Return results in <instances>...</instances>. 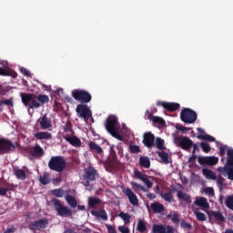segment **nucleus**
<instances>
[{"mask_svg":"<svg viewBox=\"0 0 233 233\" xmlns=\"http://www.w3.org/2000/svg\"><path fill=\"white\" fill-rule=\"evenodd\" d=\"M137 230L138 232L144 233L147 231V224L143 220H138Z\"/></svg>","mask_w":233,"mask_h":233,"instance_id":"4c0bfd02","label":"nucleus"},{"mask_svg":"<svg viewBox=\"0 0 233 233\" xmlns=\"http://www.w3.org/2000/svg\"><path fill=\"white\" fill-rule=\"evenodd\" d=\"M38 123L42 130H50L52 127V121H50V118H48L46 115H44L42 117H40L38 119Z\"/></svg>","mask_w":233,"mask_h":233,"instance_id":"6ab92c4d","label":"nucleus"},{"mask_svg":"<svg viewBox=\"0 0 233 233\" xmlns=\"http://www.w3.org/2000/svg\"><path fill=\"white\" fill-rule=\"evenodd\" d=\"M52 203L57 216H60L61 218H70V216H72V209H69L66 206H63L61 200L53 198Z\"/></svg>","mask_w":233,"mask_h":233,"instance_id":"7ed1b4c3","label":"nucleus"},{"mask_svg":"<svg viewBox=\"0 0 233 233\" xmlns=\"http://www.w3.org/2000/svg\"><path fill=\"white\" fill-rule=\"evenodd\" d=\"M136 177H137L138 179H140V181H143L145 177H147V175L141 173L140 171L135 170L134 172Z\"/></svg>","mask_w":233,"mask_h":233,"instance_id":"5fc2aeb1","label":"nucleus"},{"mask_svg":"<svg viewBox=\"0 0 233 233\" xmlns=\"http://www.w3.org/2000/svg\"><path fill=\"white\" fill-rule=\"evenodd\" d=\"M88 147L91 152L95 154H103V147H101L96 142H89Z\"/></svg>","mask_w":233,"mask_h":233,"instance_id":"bb28decb","label":"nucleus"},{"mask_svg":"<svg viewBox=\"0 0 233 233\" xmlns=\"http://www.w3.org/2000/svg\"><path fill=\"white\" fill-rule=\"evenodd\" d=\"M225 203L226 207L233 211V196H228Z\"/></svg>","mask_w":233,"mask_h":233,"instance_id":"79ce46f5","label":"nucleus"},{"mask_svg":"<svg viewBox=\"0 0 233 233\" xmlns=\"http://www.w3.org/2000/svg\"><path fill=\"white\" fill-rule=\"evenodd\" d=\"M157 154L158 157H160V159L162 160V163H164L165 165L172 163V157L168 156V153L165 151H158L157 152Z\"/></svg>","mask_w":233,"mask_h":233,"instance_id":"4be33fe9","label":"nucleus"},{"mask_svg":"<svg viewBox=\"0 0 233 233\" xmlns=\"http://www.w3.org/2000/svg\"><path fill=\"white\" fill-rule=\"evenodd\" d=\"M194 203L197 207H201L202 208H210V204H208V201L204 197L197 198Z\"/></svg>","mask_w":233,"mask_h":233,"instance_id":"5701e85b","label":"nucleus"},{"mask_svg":"<svg viewBox=\"0 0 233 233\" xmlns=\"http://www.w3.org/2000/svg\"><path fill=\"white\" fill-rule=\"evenodd\" d=\"M151 233H174V228L169 225L167 227L161 224L154 225Z\"/></svg>","mask_w":233,"mask_h":233,"instance_id":"4468645a","label":"nucleus"},{"mask_svg":"<svg viewBox=\"0 0 233 233\" xmlns=\"http://www.w3.org/2000/svg\"><path fill=\"white\" fill-rule=\"evenodd\" d=\"M129 152L131 154H139V152H141V148L137 145H130L129 146Z\"/></svg>","mask_w":233,"mask_h":233,"instance_id":"c03bdc74","label":"nucleus"},{"mask_svg":"<svg viewBox=\"0 0 233 233\" xmlns=\"http://www.w3.org/2000/svg\"><path fill=\"white\" fill-rule=\"evenodd\" d=\"M225 178H223V177H219L218 179H217V185L219 188V190H222L223 189V187H225Z\"/></svg>","mask_w":233,"mask_h":233,"instance_id":"3c124183","label":"nucleus"},{"mask_svg":"<svg viewBox=\"0 0 233 233\" xmlns=\"http://www.w3.org/2000/svg\"><path fill=\"white\" fill-rule=\"evenodd\" d=\"M51 194L55 196V198H63V196H65V190L62 188L53 189Z\"/></svg>","mask_w":233,"mask_h":233,"instance_id":"e433bc0d","label":"nucleus"},{"mask_svg":"<svg viewBox=\"0 0 233 233\" xmlns=\"http://www.w3.org/2000/svg\"><path fill=\"white\" fill-rule=\"evenodd\" d=\"M131 187L133 188V190L137 191V190H142V192H148V189H147L145 187H143L141 184L137 183V182H131Z\"/></svg>","mask_w":233,"mask_h":233,"instance_id":"f704fd0d","label":"nucleus"},{"mask_svg":"<svg viewBox=\"0 0 233 233\" xmlns=\"http://www.w3.org/2000/svg\"><path fill=\"white\" fill-rule=\"evenodd\" d=\"M228 167H218V172H227L228 178L233 181V149L228 150Z\"/></svg>","mask_w":233,"mask_h":233,"instance_id":"0eeeda50","label":"nucleus"},{"mask_svg":"<svg viewBox=\"0 0 233 233\" xmlns=\"http://www.w3.org/2000/svg\"><path fill=\"white\" fill-rule=\"evenodd\" d=\"M83 177L84 179H88L89 181H96V177H97V171L96 168L88 167L85 169Z\"/></svg>","mask_w":233,"mask_h":233,"instance_id":"a211bd4d","label":"nucleus"},{"mask_svg":"<svg viewBox=\"0 0 233 233\" xmlns=\"http://www.w3.org/2000/svg\"><path fill=\"white\" fill-rule=\"evenodd\" d=\"M12 190V185L8 184L7 187H0V196H6V194Z\"/></svg>","mask_w":233,"mask_h":233,"instance_id":"8fccbe9b","label":"nucleus"},{"mask_svg":"<svg viewBox=\"0 0 233 233\" xmlns=\"http://www.w3.org/2000/svg\"><path fill=\"white\" fill-rule=\"evenodd\" d=\"M66 201L71 207V208H76L77 207V199L74 196L67 195L66 197Z\"/></svg>","mask_w":233,"mask_h":233,"instance_id":"c756f323","label":"nucleus"},{"mask_svg":"<svg viewBox=\"0 0 233 233\" xmlns=\"http://www.w3.org/2000/svg\"><path fill=\"white\" fill-rule=\"evenodd\" d=\"M152 121L155 125H159L160 127H164V125H165V119H163L159 116H153Z\"/></svg>","mask_w":233,"mask_h":233,"instance_id":"37998d69","label":"nucleus"},{"mask_svg":"<svg viewBox=\"0 0 233 233\" xmlns=\"http://www.w3.org/2000/svg\"><path fill=\"white\" fill-rule=\"evenodd\" d=\"M173 192H176V188H173L166 193H160V196L162 199H165L166 201H167V203H171L172 199H174V196H172Z\"/></svg>","mask_w":233,"mask_h":233,"instance_id":"cd10ccee","label":"nucleus"},{"mask_svg":"<svg viewBox=\"0 0 233 233\" xmlns=\"http://www.w3.org/2000/svg\"><path fill=\"white\" fill-rule=\"evenodd\" d=\"M180 119L183 123L192 125L195 121H198V113L188 107H185L180 113Z\"/></svg>","mask_w":233,"mask_h":233,"instance_id":"20e7f679","label":"nucleus"},{"mask_svg":"<svg viewBox=\"0 0 233 233\" xmlns=\"http://www.w3.org/2000/svg\"><path fill=\"white\" fill-rule=\"evenodd\" d=\"M194 214L198 221H207V216H205V213H201L198 210H194Z\"/></svg>","mask_w":233,"mask_h":233,"instance_id":"ea45409f","label":"nucleus"},{"mask_svg":"<svg viewBox=\"0 0 233 233\" xmlns=\"http://www.w3.org/2000/svg\"><path fill=\"white\" fill-rule=\"evenodd\" d=\"M29 155L35 159H39V157H43V156H45V150L41 146H39V144H36L31 148Z\"/></svg>","mask_w":233,"mask_h":233,"instance_id":"2eb2a0df","label":"nucleus"},{"mask_svg":"<svg viewBox=\"0 0 233 233\" xmlns=\"http://www.w3.org/2000/svg\"><path fill=\"white\" fill-rule=\"evenodd\" d=\"M0 76H11L14 79H15V77H17V73H15V71L12 70H5L3 67H0Z\"/></svg>","mask_w":233,"mask_h":233,"instance_id":"2f4dec72","label":"nucleus"},{"mask_svg":"<svg viewBox=\"0 0 233 233\" xmlns=\"http://www.w3.org/2000/svg\"><path fill=\"white\" fill-rule=\"evenodd\" d=\"M76 114H78V117L84 119V121L87 122L90 117H92V111L88 107L86 104H79L76 106Z\"/></svg>","mask_w":233,"mask_h":233,"instance_id":"6e6552de","label":"nucleus"},{"mask_svg":"<svg viewBox=\"0 0 233 233\" xmlns=\"http://www.w3.org/2000/svg\"><path fill=\"white\" fill-rule=\"evenodd\" d=\"M171 221H173V223H179V215L176 212L173 214Z\"/></svg>","mask_w":233,"mask_h":233,"instance_id":"e2e57ef3","label":"nucleus"},{"mask_svg":"<svg viewBox=\"0 0 233 233\" xmlns=\"http://www.w3.org/2000/svg\"><path fill=\"white\" fill-rule=\"evenodd\" d=\"M191 147H193L192 154H196V152H199V146L198 145V143L193 142V145Z\"/></svg>","mask_w":233,"mask_h":233,"instance_id":"338daca9","label":"nucleus"},{"mask_svg":"<svg viewBox=\"0 0 233 233\" xmlns=\"http://www.w3.org/2000/svg\"><path fill=\"white\" fill-rule=\"evenodd\" d=\"M174 141L177 147H180L182 150H186L187 152H189L192 148L193 141L188 137H179L176 136L174 137Z\"/></svg>","mask_w":233,"mask_h":233,"instance_id":"423d86ee","label":"nucleus"},{"mask_svg":"<svg viewBox=\"0 0 233 233\" xmlns=\"http://www.w3.org/2000/svg\"><path fill=\"white\" fill-rule=\"evenodd\" d=\"M101 203V199L95 198V197H90L88 198V207L90 208H96V205H99Z\"/></svg>","mask_w":233,"mask_h":233,"instance_id":"473e14b6","label":"nucleus"},{"mask_svg":"<svg viewBox=\"0 0 233 233\" xmlns=\"http://www.w3.org/2000/svg\"><path fill=\"white\" fill-rule=\"evenodd\" d=\"M156 145H157V148L158 150H165V149H167V147H165V140H163L161 137H157Z\"/></svg>","mask_w":233,"mask_h":233,"instance_id":"c9c22d12","label":"nucleus"},{"mask_svg":"<svg viewBox=\"0 0 233 233\" xmlns=\"http://www.w3.org/2000/svg\"><path fill=\"white\" fill-rule=\"evenodd\" d=\"M156 137L151 132H147L144 134V139L142 141L143 145L147 147V148H152L156 147L155 144Z\"/></svg>","mask_w":233,"mask_h":233,"instance_id":"f8f14e48","label":"nucleus"},{"mask_svg":"<svg viewBox=\"0 0 233 233\" xmlns=\"http://www.w3.org/2000/svg\"><path fill=\"white\" fill-rule=\"evenodd\" d=\"M200 147H201L203 152H205V154H208V152H210L211 148H210V145H208V143L201 142Z\"/></svg>","mask_w":233,"mask_h":233,"instance_id":"de8ad7c7","label":"nucleus"},{"mask_svg":"<svg viewBox=\"0 0 233 233\" xmlns=\"http://www.w3.org/2000/svg\"><path fill=\"white\" fill-rule=\"evenodd\" d=\"M218 161H219V158L216 157H208V165H210V166L218 165Z\"/></svg>","mask_w":233,"mask_h":233,"instance_id":"09e8293b","label":"nucleus"},{"mask_svg":"<svg viewBox=\"0 0 233 233\" xmlns=\"http://www.w3.org/2000/svg\"><path fill=\"white\" fill-rule=\"evenodd\" d=\"M148 177H147V175H146V177H144L143 178V183L146 184V186L147 187V188H146L147 190H148L149 188H152V187H154V183L152 181H150V179H148Z\"/></svg>","mask_w":233,"mask_h":233,"instance_id":"a18cd8bd","label":"nucleus"},{"mask_svg":"<svg viewBox=\"0 0 233 233\" xmlns=\"http://www.w3.org/2000/svg\"><path fill=\"white\" fill-rule=\"evenodd\" d=\"M139 165L143 168H150V158L148 157H140Z\"/></svg>","mask_w":233,"mask_h":233,"instance_id":"7c9ffc66","label":"nucleus"},{"mask_svg":"<svg viewBox=\"0 0 233 233\" xmlns=\"http://www.w3.org/2000/svg\"><path fill=\"white\" fill-rule=\"evenodd\" d=\"M123 192L128 198L129 203L133 205V207L139 206V199L137 198L136 193L130 189V187H127Z\"/></svg>","mask_w":233,"mask_h":233,"instance_id":"9b49d317","label":"nucleus"},{"mask_svg":"<svg viewBox=\"0 0 233 233\" xmlns=\"http://www.w3.org/2000/svg\"><path fill=\"white\" fill-rule=\"evenodd\" d=\"M107 232L108 233H117L116 228H114V227H112V226H107Z\"/></svg>","mask_w":233,"mask_h":233,"instance_id":"774afa93","label":"nucleus"},{"mask_svg":"<svg viewBox=\"0 0 233 233\" xmlns=\"http://www.w3.org/2000/svg\"><path fill=\"white\" fill-rule=\"evenodd\" d=\"M39 181L42 185H48L50 183V177L48 175H43L39 177Z\"/></svg>","mask_w":233,"mask_h":233,"instance_id":"49530a36","label":"nucleus"},{"mask_svg":"<svg viewBox=\"0 0 233 233\" xmlns=\"http://www.w3.org/2000/svg\"><path fill=\"white\" fill-rule=\"evenodd\" d=\"M65 132H68L69 136H74V129H72V127L70 125L66 124V127H64Z\"/></svg>","mask_w":233,"mask_h":233,"instance_id":"bf43d9fd","label":"nucleus"},{"mask_svg":"<svg viewBox=\"0 0 233 233\" xmlns=\"http://www.w3.org/2000/svg\"><path fill=\"white\" fill-rule=\"evenodd\" d=\"M204 192L208 194V196H214V187H206Z\"/></svg>","mask_w":233,"mask_h":233,"instance_id":"0e129e2a","label":"nucleus"},{"mask_svg":"<svg viewBox=\"0 0 233 233\" xmlns=\"http://www.w3.org/2000/svg\"><path fill=\"white\" fill-rule=\"evenodd\" d=\"M118 216L123 219V221H125V223H130V218L132 217L128 213L121 211Z\"/></svg>","mask_w":233,"mask_h":233,"instance_id":"a19ab883","label":"nucleus"},{"mask_svg":"<svg viewBox=\"0 0 233 233\" xmlns=\"http://www.w3.org/2000/svg\"><path fill=\"white\" fill-rule=\"evenodd\" d=\"M112 134V136L114 137H116V139H118V141H123V136H121L116 129L113 133H110Z\"/></svg>","mask_w":233,"mask_h":233,"instance_id":"052dcab7","label":"nucleus"},{"mask_svg":"<svg viewBox=\"0 0 233 233\" xmlns=\"http://www.w3.org/2000/svg\"><path fill=\"white\" fill-rule=\"evenodd\" d=\"M198 161L199 165H208V157H198Z\"/></svg>","mask_w":233,"mask_h":233,"instance_id":"13d9d810","label":"nucleus"},{"mask_svg":"<svg viewBox=\"0 0 233 233\" xmlns=\"http://www.w3.org/2000/svg\"><path fill=\"white\" fill-rule=\"evenodd\" d=\"M63 137L67 143H69V145L75 147L76 148H79L82 145L81 139H79V137L76 136L70 137V135H64Z\"/></svg>","mask_w":233,"mask_h":233,"instance_id":"dca6fc26","label":"nucleus"},{"mask_svg":"<svg viewBox=\"0 0 233 233\" xmlns=\"http://www.w3.org/2000/svg\"><path fill=\"white\" fill-rule=\"evenodd\" d=\"M198 139H204V141H209L210 143H214V141H216V137L210 135H198Z\"/></svg>","mask_w":233,"mask_h":233,"instance_id":"58836bf2","label":"nucleus"},{"mask_svg":"<svg viewBox=\"0 0 233 233\" xmlns=\"http://www.w3.org/2000/svg\"><path fill=\"white\" fill-rule=\"evenodd\" d=\"M118 230L121 233H130V229L128 228V227H125V226H119Z\"/></svg>","mask_w":233,"mask_h":233,"instance_id":"680f3d73","label":"nucleus"},{"mask_svg":"<svg viewBox=\"0 0 233 233\" xmlns=\"http://www.w3.org/2000/svg\"><path fill=\"white\" fill-rule=\"evenodd\" d=\"M48 167L54 172H64L66 168V160L61 156L52 157L48 162Z\"/></svg>","mask_w":233,"mask_h":233,"instance_id":"f03ea898","label":"nucleus"},{"mask_svg":"<svg viewBox=\"0 0 233 233\" xmlns=\"http://www.w3.org/2000/svg\"><path fill=\"white\" fill-rule=\"evenodd\" d=\"M15 176L16 179H22V181L26 179V172L25 169H16L15 171Z\"/></svg>","mask_w":233,"mask_h":233,"instance_id":"72a5a7b5","label":"nucleus"},{"mask_svg":"<svg viewBox=\"0 0 233 233\" xmlns=\"http://www.w3.org/2000/svg\"><path fill=\"white\" fill-rule=\"evenodd\" d=\"M11 150H15V146L6 138H0V154H8Z\"/></svg>","mask_w":233,"mask_h":233,"instance_id":"1a4fd4ad","label":"nucleus"},{"mask_svg":"<svg viewBox=\"0 0 233 233\" xmlns=\"http://www.w3.org/2000/svg\"><path fill=\"white\" fill-rule=\"evenodd\" d=\"M150 207L155 214H161V212H165V206L159 202L152 203Z\"/></svg>","mask_w":233,"mask_h":233,"instance_id":"393cba45","label":"nucleus"},{"mask_svg":"<svg viewBox=\"0 0 233 233\" xmlns=\"http://www.w3.org/2000/svg\"><path fill=\"white\" fill-rule=\"evenodd\" d=\"M180 227L181 228H187V230H192V224L187 221H182Z\"/></svg>","mask_w":233,"mask_h":233,"instance_id":"6e6d98bb","label":"nucleus"},{"mask_svg":"<svg viewBox=\"0 0 233 233\" xmlns=\"http://www.w3.org/2000/svg\"><path fill=\"white\" fill-rule=\"evenodd\" d=\"M91 214L95 218H97V219H102V221H108V214H106L105 209L92 210Z\"/></svg>","mask_w":233,"mask_h":233,"instance_id":"aec40b11","label":"nucleus"},{"mask_svg":"<svg viewBox=\"0 0 233 233\" xmlns=\"http://www.w3.org/2000/svg\"><path fill=\"white\" fill-rule=\"evenodd\" d=\"M157 106H163V108H165L166 110H168V112H176V110H178V108L181 106V105H179L177 103L158 101L157 103Z\"/></svg>","mask_w":233,"mask_h":233,"instance_id":"ddd939ff","label":"nucleus"},{"mask_svg":"<svg viewBox=\"0 0 233 233\" xmlns=\"http://www.w3.org/2000/svg\"><path fill=\"white\" fill-rule=\"evenodd\" d=\"M48 227V219L41 218L29 224L30 230H41Z\"/></svg>","mask_w":233,"mask_h":233,"instance_id":"9d476101","label":"nucleus"},{"mask_svg":"<svg viewBox=\"0 0 233 233\" xmlns=\"http://www.w3.org/2000/svg\"><path fill=\"white\" fill-rule=\"evenodd\" d=\"M209 216L214 218L218 223H225V216L221 211H210Z\"/></svg>","mask_w":233,"mask_h":233,"instance_id":"b1692460","label":"nucleus"},{"mask_svg":"<svg viewBox=\"0 0 233 233\" xmlns=\"http://www.w3.org/2000/svg\"><path fill=\"white\" fill-rule=\"evenodd\" d=\"M202 174L205 176V177H207V179H213V180H216L217 179V176H216V173L210 169H207V168H204L202 170Z\"/></svg>","mask_w":233,"mask_h":233,"instance_id":"c85d7f7f","label":"nucleus"},{"mask_svg":"<svg viewBox=\"0 0 233 233\" xmlns=\"http://www.w3.org/2000/svg\"><path fill=\"white\" fill-rule=\"evenodd\" d=\"M72 97L75 98L76 101L79 103H83L86 105V103H90L92 101V95L88 93V91L83 89H75L72 91Z\"/></svg>","mask_w":233,"mask_h":233,"instance_id":"39448f33","label":"nucleus"},{"mask_svg":"<svg viewBox=\"0 0 233 233\" xmlns=\"http://www.w3.org/2000/svg\"><path fill=\"white\" fill-rule=\"evenodd\" d=\"M218 149H219V157H225V154H227V146L220 145Z\"/></svg>","mask_w":233,"mask_h":233,"instance_id":"603ef678","label":"nucleus"},{"mask_svg":"<svg viewBox=\"0 0 233 233\" xmlns=\"http://www.w3.org/2000/svg\"><path fill=\"white\" fill-rule=\"evenodd\" d=\"M34 137L35 139L41 140V139H52V133L45 132V131H39L35 134Z\"/></svg>","mask_w":233,"mask_h":233,"instance_id":"a878e982","label":"nucleus"},{"mask_svg":"<svg viewBox=\"0 0 233 233\" xmlns=\"http://www.w3.org/2000/svg\"><path fill=\"white\" fill-rule=\"evenodd\" d=\"M20 97L22 99L23 105L28 106L34 110L35 108H39L43 106L45 103H48L50 98L46 95H35L33 93H20Z\"/></svg>","mask_w":233,"mask_h":233,"instance_id":"f257e3e1","label":"nucleus"},{"mask_svg":"<svg viewBox=\"0 0 233 233\" xmlns=\"http://www.w3.org/2000/svg\"><path fill=\"white\" fill-rule=\"evenodd\" d=\"M177 198L180 201H184L186 205H190V203H192V198H190V196L183 191H178L177 194Z\"/></svg>","mask_w":233,"mask_h":233,"instance_id":"412c9836","label":"nucleus"},{"mask_svg":"<svg viewBox=\"0 0 233 233\" xmlns=\"http://www.w3.org/2000/svg\"><path fill=\"white\" fill-rule=\"evenodd\" d=\"M3 105H5L6 106H14V102H12V99H5L0 101V106H3Z\"/></svg>","mask_w":233,"mask_h":233,"instance_id":"864d4df0","label":"nucleus"},{"mask_svg":"<svg viewBox=\"0 0 233 233\" xmlns=\"http://www.w3.org/2000/svg\"><path fill=\"white\" fill-rule=\"evenodd\" d=\"M116 127H117V118L116 116H109L106 121V129L107 132L113 133L116 130Z\"/></svg>","mask_w":233,"mask_h":233,"instance_id":"f3484780","label":"nucleus"},{"mask_svg":"<svg viewBox=\"0 0 233 233\" xmlns=\"http://www.w3.org/2000/svg\"><path fill=\"white\" fill-rule=\"evenodd\" d=\"M153 115H154V112H150L149 110H147L146 113H145V116L149 121H152V119L154 118V117H152Z\"/></svg>","mask_w":233,"mask_h":233,"instance_id":"69168bd1","label":"nucleus"},{"mask_svg":"<svg viewBox=\"0 0 233 233\" xmlns=\"http://www.w3.org/2000/svg\"><path fill=\"white\" fill-rule=\"evenodd\" d=\"M20 72L23 74L25 77H31L30 71L26 69V67H20Z\"/></svg>","mask_w":233,"mask_h":233,"instance_id":"4d7b16f0","label":"nucleus"}]
</instances>
